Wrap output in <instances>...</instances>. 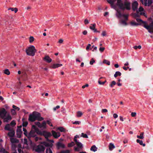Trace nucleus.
<instances>
[{
	"mask_svg": "<svg viewBox=\"0 0 153 153\" xmlns=\"http://www.w3.org/2000/svg\"><path fill=\"white\" fill-rule=\"evenodd\" d=\"M118 6L119 8L123 10L126 9L129 10L131 9L130 3L128 1H125L123 3L121 0L118 1Z\"/></svg>",
	"mask_w": 153,
	"mask_h": 153,
	"instance_id": "f257e3e1",
	"label": "nucleus"
},
{
	"mask_svg": "<svg viewBox=\"0 0 153 153\" xmlns=\"http://www.w3.org/2000/svg\"><path fill=\"white\" fill-rule=\"evenodd\" d=\"M36 51L35 47L33 45H31L28 47L26 50V52L27 54L29 56H33Z\"/></svg>",
	"mask_w": 153,
	"mask_h": 153,
	"instance_id": "f03ea898",
	"label": "nucleus"
},
{
	"mask_svg": "<svg viewBox=\"0 0 153 153\" xmlns=\"http://www.w3.org/2000/svg\"><path fill=\"white\" fill-rule=\"evenodd\" d=\"M36 129L35 126L33 125L31 130L29 133L27 134L26 137L29 139L31 137H35L36 136Z\"/></svg>",
	"mask_w": 153,
	"mask_h": 153,
	"instance_id": "7ed1b4c3",
	"label": "nucleus"
},
{
	"mask_svg": "<svg viewBox=\"0 0 153 153\" xmlns=\"http://www.w3.org/2000/svg\"><path fill=\"white\" fill-rule=\"evenodd\" d=\"M79 138V136L78 135H76L75 136L74 140L77 146V147H75L74 148L75 150L76 151H79L80 149H81L82 147V143H81L78 142L77 140V138Z\"/></svg>",
	"mask_w": 153,
	"mask_h": 153,
	"instance_id": "20e7f679",
	"label": "nucleus"
},
{
	"mask_svg": "<svg viewBox=\"0 0 153 153\" xmlns=\"http://www.w3.org/2000/svg\"><path fill=\"white\" fill-rule=\"evenodd\" d=\"M143 27L146 28L150 33H153V22H152L149 25L144 24Z\"/></svg>",
	"mask_w": 153,
	"mask_h": 153,
	"instance_id": "39448f33",
	"label": "nucleus"
},
{
	"mask_svg": "<svg viewBox=\"0 0 153 153\" xmlns=\"http://www.w3.org/2000/svg\"><path fill=\"white\" fill-rule=\"evenodd\" d=\"M44 136L45 138L46 139L47 141H48L49 142H51L53 143L54 141L53 140H49L48 138L50 137L51 136V133L50 132H48L45 131H43V135Z\"/></svg>",
	"mask_w": 153,
	"mask_h": 153,
	"instance_id": "423d86ee",
	"label": "nucleus"
},
{
	"mask_svg": "<svg viewBox=\"0 0 153 153\" xmlns=\"http://www.w3.org/2000/svg\"><path fill=\"white\" fill-rule=\"evenodd\" d=\"M33 113L35 116V118H36V120L41 121L44 120V118L41 117V114L35 111L33 112Z\"/></svg>",
	"mask_w": 153,
	"mask_h": 153,
	"instance_id": "0eeeda50",
	"label": "nucleus"
},
{
	"mask_svg": "<svg viewBox=\"0 0 153 153\" xmlns=\"http://www.w3.org/2000/svg\"><path fill=\"white\" fill-rule=\"evenodd\" d=\"M10 141L13 144L12 145V148L15 149L16 148L15 145L13 144L15 143H18L19 142V141L17 139L13 138H10Z\"/></svg>",
	"mask_w": 153,
	"mask_h": 153,
	"instance_id": "6e6552de",
	"label": "nucleus"
},
{
	"mask_svg": "<svg viewBox=\"0 0 153 153\" xmlns=\"http://www.w3.org/2000/svg\"><path fill=\"white\" fill-rule=\"evenodd\" d=\"M142 4L145 6H149L152 3V0H140Z\"/></svg>",
	"mask_w": 153,
	"mask_h": 153,
	"instance_id": "1a4fd4ad",
	"label": "nucleus"
},
{
	"mask_svg": "<svg viewBox=\"0 0 153 153\" xmlns=\"http://www.w3.org/2000/svg\"><path fill=\"white\" fill-rule=\"evenodd\" d=\"M45 149V148L43 146L39 145L36 149L35 151L36 152H39L44 151Z\"/></svg>",
	"mask_w": 153,
	"mask_h": 153,
	"instance_id": "9d476101",
	"label": "nucleus"
},
{
	"mask_svg": "<svg viewBox=\"0 0 153 153\" xmlns=\"http://www.w3.org/2000/svg\"><path fill=\"white\" fill-rule=\"evenodd\" d=\"M137 13L138 14H140V15L146 16L145 13H144V9L141 7H140L139 8L138 10H137Z\"/></svg>",
	"mask_w": 153,
	"mask_h": 153,
	"instance_id": "9b49d317",
	"label": "nucleus"
},
{
	"mask_svg": "<svg viewBox=\"0 0 153 153\" xmlns=\"http://www.w3.org/2000/svg\"><path fill=\"white\" fill-rule=\"evenodd\" d=\"M7 111L4 108H3L0 111V116L2 118H4L6 116Z\"/></svg>",
	"mask_w": 153,
	"mask_h": 153,
	"instance_id": "f8f14e48",
	"label": "nucleus"
},
{
	"mask_svg": "<svg viewBox=\"0 0 153 153\" xmlns=\"http://www.w3.org/2000/svg\"><path fill=\"white\" fill-rule=\"evenodd\" d=\"M52 133L53 135L55 138H57L60 136V134L59 132H56L53 130L52 131Z\"/></svg>",
	"mask_w": 153,
	"mask_h": 153,
	"instance_id": "ddd939ff",
	"label": "nucleus"
},
{
	"mask_svg": "<svg viewBox=\"0 0 153 153\" xmlns=\"http://www.w3.org/2000/svg\"><path fill=\"white\" fill-rule=\"evenodd\" d=\"M138 5V3L136 1H134L132 3V6L133 10L134 11L137 10Z\"/></svg>",
	"mask_w": 153,
	"mask_h": 153,
	"instance_id": "4468645a",
	"label": "nucleus"
},
{
	"mask_svg": "<svg viewBox=\"0 0 153 153\" xmlns=\"http://www.w3.org/2000/svg\"><path fill=\"white\" fill-rule=\"evenodd\" d=\"M35 118V116L33 112L32 114L29 115V120L30 121L33 122L36 120Z\"/></svg>",
	"mask_w": 153,
	"mask_h": 153,
	"instance_id": "2eb2a0df",
	"label": "nucleus"
},
{
	"mask_svg": "<svg viewBox=\"0 0 153 153\" xmlns=\"http://www.w3.org/2000/svg\"><path fill=\"white\" fill-rule=\"evenodd\" d=\"M43 59L48 63H50L52 61V59L48 55L44 57Z\"/></svg>",
	"mask_w": 153,
	"mask_h": 153,
	"instance_id": "dca6fc26",
	"label": "nucleus"
},
{
	"mask_svg": "<svg viewBox=\"0 0 153 153\" xmlns=\"http://www.w3.org/2000/svg\"><path fill=\"white\" fill-rule=\"evenodd\" d=\"M96 26V25L95 23L91 24L89 28L91 30L93 31L94 32H97V30L95 28Z\"/></svg>",
	"mask_w": 153,
	"mask_h": 153,
	"instance_id": "f3484780",
	"label": "nucleus"
},
{
	"mask_svg": "<svg viewBox=\"0 0 153 153\" xmlns=\"http://www.w3.org/2000/svg\"><path fill=\"white\" fill-rule=\"evenodd\" d=\"M4 119V122H8L9 121H10L11 119V116L9 115H8L7 117H5Z\"/></svg>",
	"mask_w": 153,
	"mask_h": 153,
	"instance_id": "a211bd4d",
	"label": "nucleus"
},
{
	"mask_svg": "<svg viewBox=\"0 0 153 153\" xmlns=\"http://www.w3.org/2000/svg\"><path fill=\"white\" fill-rule=\"evenodd\" d=\"M52 143H53L52 142H49L48 141H47V142L44 141L42 142L41 143L45 146L48 147L51 146V144Z\"/></svg>",
	"mask_w": 153,
	"mask_h": 153,
	"instance_id": "6ab92c4d",
	"label": "nucleus"
},
{
	"mask_svg": "<svg viewBox=\"0 0 153 153\" xmlns=\"http://www.w3.org/2000/svg\"><path fill=\"white\" fill-rule=\"evenodd\" d=\"M117 1V5L118 6V1L119 0H108L107 1V2L110 4L111 6H112L114 4V3Z\"/></svg>",
	"mask_w": 153,
	"mask_h": 153,
	"instance_id": "aec40b11",
	"label": "nucleus"
},
{
	"mask_svg": "<svg viewBox=\"0 0 153 153\" xmlns=\"http://www.w3.org/2000/svg\"><path fill=\"white\" fill-rule=\"evenodd\" d=\"M62 65L61 64H53L52 66H51V68H56L59 67H61Z\"/></svg>",
	"mask_w": 153,
	"mask_h": 153,
	"instance_id": "412c9836",
	"label": "nucleus"
},
{
	"mask_svg": "<svg viewBox=\"0 0 153 153\" xmlns=\"http://www.w3.org/2000/svg\"><path fill=\"white\" fill-rule=\"evenodd\" d=\"M15 131H10L8 133V136L9 137H10V138H12L14 137L15 135Z\"/></svg>",
	"mask_w": 153,
	"mask_h": 153,
	"instance_id": "4be33fe9",
	"label": "nucleus"
},
{
	"mask_svg": "<svg viewBox=\"0 0 153 153\" xmlns=\"http://www.w3.org/2000/svg\"><path fill=\"white\" fill-rule=\"evenodd\" d=\"M39 128L45 129L46 128V123L45 121H43L39 126Z\"/></svg>",
	"mask_w": 153,
	"mask_h": 153,
	"instance_id": "5701e85b",
	"label": "nucleus"
},
{
	"mask_svg": "<svg viewBox=\"0 0 153 153\" xmlns=\"http://www.w3.org/2000/svg\"><path fill=\"white\" fill-rule=\"evenodd\" d=\"M57 146L59 148H64L65 147V146L64 144L60 142H59L57 143Z\"/></svg>",
	"mask_w": 153,
	"mask_h": 153,
	"instance_id": "b1692460",
	"label": "nucleus"
},
{
	"mask_svg": "<svg viewBox=\"0 0 153 153\" xmlns=\"http://www.w3.org/2000/svg\"><path fill=\"white\" fill-rule=\"evenodd\" d=\"M24 147L28 149V144L27 143V140L26 139H24Z\"/></svg>",
	"mask_w": 153,
	"mask_h": 153,
	"instance_id": "393cba45",
	"label": "nucleus"
},
{
	"mask_svg": "<svg viewBox=\"0 0 153 153\" xmlns=\"http://www.w3.org/2000/svg\"><path fill=\"white\" fill-rule=\"evenodd\" d=\"M22 133V131L20 129H17V137L19 138L21 136V134Z\"/></svg>",
	"mask_w": 153,
	"mask_h": 153,
	"instance_id": "a878e982",
	"label": "nucleus"
},
{
	"mask_svg": "<svg viewBox=\"0 0 153 153\" xmlns=\"http://www.w3.org/2000/svg\"><path fill=\"white\" fill-rule=\"evenodd\" d=\"M136 142L137 143H139L140 145L142 146L143 147L146 146L145 144L143 143V141L141 140H140L139 139H137L136 140Z\"/></svg>",
	"mask_w": 153,
	"mask_h": 153,
	"instance_id": "bb28decb",
	"label": "nucleus"
},
{
	"mask_svg": "<svg viewBox=\"0 0 153 153\" xmlns=\"http://www.w3.org/2000/svg\"><path fill=\"white\" fill-rule=\"evenodd\" d=\"M83 115V113L81 111H78L76 112V117H81Z\"/></svg>",
	"mask_w": 153,
	"mask_h": 153,
	"instance_id": "cd10ccee",
	"label": "nucleus"
},
{
	"mask_svg": "<svg viewBox=\"0 0 153 153\" xmlns=\"http://www.w3.org/2000/svg\"><path fill=\"white\" fill-rule=\"evenodd\" d=\"M8 10H10L12 11H14L15 13H16L18 11V9L17 8L10 7L8 9Z\"/></svg>",
	"mask_w": 153,
	"mask_h": 153,
	"instance_id": "c85d7f7f",
	"label": "nucleus"
},
{
	"mask_svg": "<svg viewBox=\"0 0 153 153\" xmlns=\"http://www.w3.org/2000/svg\"><path fill=\"white\" fill-rule=\"evenodd\" d=\"M144 134V133L143 132H141L140 135H137V137L138 138L140 139H143L144 138V137L143 136V135Z\"/></svg>",
	"mask_w": 153,
	"mask_h": 153,
	"instance_id": "c756f323",
	"label": "nucleus"
},
{
	"mask_svg": "<svg viewBox=\"0 0 153 153\" xmlns=\"http://www.w3.org/2000/svg\"><path fill=\"white\" fill-rule=\"evenodd\" d=\"M97 148L95 145L93 146L91 148V151L93 152H96L97 150Z\"/></svg>",
	"mask_w": 153,
	"mask_h": 153,
	"instance_id": "7c9ffc66",
	"label": "nucleus"
},
{
	"mask_svg": "<svg viewBox=\"0 0 153 153\" xmlns=\"http://www.w3.org/2000/svg\"><path fill=\"white\" fill-rule=\"evenodd\" d=\"M116 16L117 17L120 18L123 15L121 14V13L120 11L118 10H117Z\"/></svg>",
	"mask_w": 153,
	"mask_h": 153,
	"instance_id": "2f4dec72",
	"label": "nucleus"
},
{
	"mask_svg": "<svg viewBox=\"0 0 153 153\" xmlns=\"http://www.w3.org/2000/svg\"><path fill=\"white\" fill-rule=\"evenodd\" d=\"M4 129L5 130L8 131H10V125L7 124L5 126Z\"/></svg>",
	"mask_w": 153,
	"mask_h": 153,
	"instance_id": "473e14b6",
	"label": "nucleus"
},
{
	"mask_svg": "<svg viewBox=\"0 0 153 153\" xmlns=\"http://www.w3.org/2000/svg\"><path fill=\"white\" fill-rule=\"evenodd\" d=\"M109 149L110 150H112L115 148V146L113 143H111L109 145Z\"/></svg>",
	"mask_w": 153,
	"mask_h": 153,
	"instance_id": "72a5a7b5",
	"label": "nucleus"
},
{
	"mask_svg": "<svg viewBox=\"0 0 153 153\" xmlns=\"http://www.w3.org/2000/svg\"><path fill=\"white\" fill-rule=\"evenodd\" d=\"M57 129L59 130L61 132H65L66 131L65 129L62 127L58 128Z\"/></svg>",
	"mask_w": 153,
	"mask_h": 153,
	"instance_id": "f704fd0d",
	"label": "nucleus"
},
{
	"mask_svg": "<svg viewBox=\"0 0 153 153\" xmlns=\"http://www.w3.org/2000/svg\"><path fill=\"white\" fill-rule=\"evenodd\" d=\"M121 75V73L119 71H117L115 72V74L114 75L115 77H116L118 76H120Z\"/></svg>",
	"mask_w": 153,
	"mask_h": 153,
	"instance_id": "c9c22d12",
	"label": "nucleus"
},
{
	"mask_svg": "<svg viewBox=\"0 0 153 153\" xmlns=\"http://www.w3.org/2000/svg\"><path fill=\"white\" fill-rule=\"evenodd\" d=\"M4 74L9 75L10 74V72L8 69H5L4 71Z\"/></svg>",
	"mask_w": 153,
	"mask_h": 153,
	"instance_id": "e433bc0d",
	"label": "nucleus"
},
{
	"mask_svg": "<svg viewBox=\"0 0 153 153\" xmlns=\"http://www.w3.org/2000/svg\"><path fill=\"white\" fill-rule=\"evenodd\" d=\"M136 20L138 22L142 23H144V24H146V22H145L143 21L141 19H138V18Z\"/></svg>",
	"mask_w": 153,
	"mask_h": 153,
	"instance_id": "4c0bfd02",
	"label": "nucleus"
},
{
	"mask_svg": "<svg viewBox=\"0 0 153 153\" xmlns=\"http://www.w3.org/2000/svg\"><path fill=\"white\" fill-rule=\"evenodd\" d=\"M46 153H52V151L50 148H48L46 150Z\"/></svg>",
	"mask_w": 153,
	"mask_h": 153,
	"instance_id": "58836bf2",
	"label": "nucleus"
},
{
	"mask_svg": "<svg viewBox=\"0 0 153 153\" xmlns=\"http://www.w3.org/2000/svg\"><path fill=\"white\" fill-rule=\"evenodd\" d=\"M34 40V38L33 36H30L29 38V42L30 43H32Z\"/></svg>",
	"mask_w": 153,
	"mask_h": 153,
	"instance_id": "ea45409f",
	"label": "nucleus"
},
{
	"mask_svg": "<svg viewBox=\"0 0 153 153\" xmlns=\"http://www.w3.org/2000/svg\"><path fill=\"white\" fill-rule=\"evenodd\" d=\"M81 137L85 138H87L88 137L86 134H84L83 133H82L81 134Z\"/></svg>",
	"mask_w": 153,
	"mask_h": 153,
	"instance_id": "a19ab883",
	"label": "nucleus"
},
{
	"mask_svg": "<svg viewBox=\"0 0 153 153\" xmlns=\"http://www.w3.org/2000/svg\"><path fill=\"white\" fill-rule=\"evenodd\" d=\"M116 84V83L114 81H113L111 83L110 85V86L111 87H113V86L115 85Z\"/></svg>",
	"mask_w": 153,
	"mask_h": 153,
	"instance_id": "79ce46f5",
	"label": "nucleus"
},
{
	"mask_svg": "<svg viewBox=\"0 0 153 153\" xmlns=\"http://www.w3.org/2000/svg\"><path fill=\"white\" fill-rule=\"evenodd\" d=\"M103 63L106 64L108 65H109L110 63V61L106 59L104 60L103 61Z\"/></svg>",
	"mask_w": 153,
	"mask_h": 153,
	"instance_id": "37998d69",
	"label": "nucleus"
},
{
	"mask_svg": "<svg viewBox=\"0 0 153 153\" xmlns=\"http://www.w3.org/2000/svg\"><path fill=\"white\" fill-rule=\"evenodd\" d=\"M74 144H75L74 142H72L68 144V146L69 147H71L74 146Z\"/></svg>",
	"mask_w": 153,
	"mask_h": 153,
	"instance_id": "c03bdc74",
	"label": "nucleus"
},
{
	"mask_svg": "<svg viewBox=\"0 0 153 153\" xmlns=\"http://www.w3.org/2000/svg\"><path fill=\"white\" fill-rule=\"evenodd\" d=\"M106 82V80H105L103 82H101L100 80L98 81V83L100 85H103Z\"/></svg>",
	"mask_w": 153,
	"mask_h": 153,
	"instance_id": "a18cd8bd",
	"label": "nucleus"
},
{
	"mask_svg": "<svg viewBox=\"0 0 153 153\" xmlns=\"http://www.w3.org/2000/svg\"><path fill=\"white\" fill-rule=\"evenodd\" d=\"M131 24L132 26H137L139 24L134 22H132L131 23Z\"/></svg>",
	"mask_w": 153,
	"mask_h": 153,
	"instance_id": "49530a36",
	"label": "nucleus"
},
{
	"mask_svg": "<svg viewBox=\"0 0 153 153\" xmlns=\"http://www.w3.org/2000/svg\"><path fill=\"white\" fill-rule=\"evenodd\" d=\"M133 48L135 50H137V48L140 49L141 48V46L140 45L138 46H135L133 47Z\"/></svg>",
	"mask_w": 153,
	"mask_h": 153,
	"instance_id": "de8ad7c7",
	"label": "nucleus"
},
{
	"mask_svg": "<svg viewBox=\"0 0 153 153\" xmlns=\"http://www.w3.org/2000/svg\"><path fill=\"white\" fill-rule=\"evenodd\" d=\"M43 133V131H36V133L39 135H42Z\"/></svg>",
	"mask_w": 153,
	"mask_h": 153,
	"instance_id": "09e8293b",
	"label": "nucleus"
},
{
	"mask_svg": "<svg viewBox=\"0 0 153 153\" xmlns=\"http://www.w3.org/2000/svg\"><path fill=\"white\" fill-rule=\"evenodd\" d=\"M95 62V60L93 58H92L90 62V64L91 65H92Z\"/></svg>",
	"mask_w": 153,
	"mask_h": 153,
	"instance_id": "8fccbe9b",
	"label": "nucleus"
},
{
	"mask_svg": "<svg viewBox=\"0 0 153 153\" xmlns=\"http://www.w3.org/2000/svg\"><path fill=\"white\" fill-rule=\"evenodd\" d=\"M23 131H24V134H25L26 136V135H27V130L25 128H23Z\"/></svg>",
	"mask_w": 153,
	"mask_h": 153,
	"instance_id": "3c124183",
	"label": "nucleus"
},
{
	"mask_svg": "<svg viewBox=\"0 0 153 153\" xmlns=\"http://www.w3.org/2000/svg\"><path fill=\"white\" fill-rule=\"evenodd\" d=\"M105 49V48L104 47H100L99 49L100 51L101 52H103Z\"/></svg>",
	"mask_w": 153,
	"mask_h": 153,
	"instance_id": "603ef678",
	"label": "nucleus"
},
{
	"mask_svg": "<svg viewBox=\"0 0 153 153\" xmlns=\"http://www.w3.org/2000/svg\"><path fill=\"white\" fill-rule=\"evenodd\" d=\"M12 107L14 109L17 110V111H19V107H17L16 106H15L14 105H13Z\"/></svg>",
	"mask_w": 153,
	"mask_h": 153,
	"instance_id": "864d4df0",
	"label": "nucleus"
},
{
	"mask_svg": "<svg viewBox=\"0 0 153 153\" xmlns=\"http://www.w3.org/2000/svg\"><path fill=\"white\" fill-rule=\"evenodd\" d=\"M28 124V123L27 121L23 122V126L26 127L27 126Z\"/></svg>",
	"mask_w": 153,
	"mask_h": 153,
	"instance_id": "5fc2aeb1",
	"label": "nucleus"
},
{
	"mask_svg": "<svg viewBox=\"0 0 153 153\" xmlns=\"http://www.w3.org/2000/svg\"><path fill=\"white\" fill-rule=\"evenodd\" d=\"M70 151L68 150H66L65 151H62L59 153H69Z\"/></svg>",
	"mask_w": 153,
	"mask_h": 153,
	"instance_id": "6e6d98bb",
	"label": "nucleus"
},
{
	"mask_svg": "<svg viewBox=\"0 0 153 153\" xmlns=\"http://www.w3.org/2000/svg\"><path fill=\"white\" fill-rule=\"evenodd\" d=\"M11 113L13 115H15L16 114V112L14 109H12L11 110Z\"/></svg>",
	"mask_w": 153,
	"mask_h": 153,
	"instance_id": "4d7b16f0",
	"label": "nucleus"
},
{
	"mask_svg": "<svg viewBox=\"0 0 153 153\" xmlns=\"http://www.w3.org/2000/svg\"><path fill=\"white\" fill-rule=\"evenodd\" d=\"M131 115L132 117H135L136 115V113L135 112H132L131 114Z\"/></svg>",
	"mask_w": 153,
	"mask_h": 153,
	"instance_id": "13d9d810",
	"label": "nucleus"
},
{
	"mask_svg": "<svg viewBox=\"0 0 153 153\" xmlns=\"http://www.w3.org/2000/svg\"><path fill=\"white\" fill-rule=\"evenodd\" d=\"M128 15H127L123 14L122 17H124L126 20H127Z\"/></svg>",
	"mask_w": 153,
	"mask_h": 153,
	"instance_id": "bf43d9fd",
	"label": "nucleus"
},
{
	"mask_svg": "<svg viewBox=\"0 0 153 153\" xmlns=\"http://www.w3.org/2000/svg\"><path fill=\"white\" fill-rule=\"evenodd\" d=\"M81 123V122L80 121H76L74 122L73 123V124H79Z\"/></svg>",
	"mask_w": 153,
	"mask_h": 153,
	"instance_id": "052dcab7",
	"label": "nucleus"
},
{
	"mask_svg": "<svg viewBox=\"0 0 153 153\" xmlns=\"http://www.w3.org/2000/svg\"><path fill=\"white\" fill-rule=\"evenodd\" d=\"M121 23L124 25H126L127 24L126 22L124 20H122L121 22Z\"/></svg>",
	"mask_w": 153,
	"mask_h": 153,
	"instance_id": "680f3d73",
	"label": "nucleus"
},
{
	"mask_svg": "<svg viewBox=\"0 0 153 153\" xmlns=\"http://www.w3.org/2000/svg\"><path fill=\"white\" fill-rule=\"evenodd\" d=\"M63 42V40L62 39H60L58 41V42L60 44H62Z\"/></svg>",
	"mask_w": 153,
	"mask_h": 153,
	"instance_id": "e2e57ef3",
	"label": "nucleus"
},
{
	"mask_svg": "<svg viewBox=\"0 0 153 153\" xmlns=\"http://www.w3.org/2000/svg\"><path fill=\"white\" fill-rule=\"evenodd\" d=\"M16 124V123H15L14 121H12L10 123L11 125L12 126H15Z\"/></svg>",
	"mask_w": 153,
	"mask_h": 153,
	"instance_id": "0e129e2a",
	"label": "nucleus"
},
{
	"mask_svg": "<svg viewBox=\"0 0 153 153\" xmlns=\"http://www.w3.org/2000/svg\"><path fill=\"white\" fill-rule=\"evenodd\" d=\"M89 23V22L87 19H85L84 20V23L85 25H87Z\"/></svg>",
	"mask_w": 153,
	"mask_h": 153,
	"instance_id": "69168bd1",
	"label": "nucleus"
},
{
	"mask_svg": "<svg viewBox=\"0 0 153 153\" xmlns=\"http://www.w3.org/2000/svg\"><path fill=\"white\" fill-rule=\"evenodd\" d=\"M35 124L36 125L38 126L39 127L40 125L41 124V123L40 122H36L35 123Z\"/></svg>",
	"mask_w": 153,
	"mask_h": 153,
	"instance_id": "338daca9",
	"label": "nucleus"
},
{
	"mask_svg": "<svg viewBox=\"0 0 153 153\" xmlns=\"http://www.w3.org/2000/svg\"><path fill=\"white\" fill-rule=\"evenodd\" d=\"M59 108L60 106L59 105H57L56 107L53 108V110L54 111H55L56 110V109H58Z\"/></svg>",
	"mask_w": 153,
	"mask_h": 153,
	"instance_id": "774afa93",
	"label": "nucleus"
}]
</instances>
